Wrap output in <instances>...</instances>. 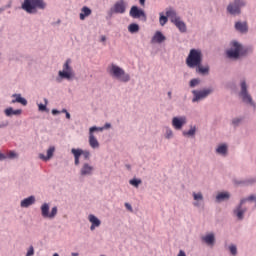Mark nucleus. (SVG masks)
Wrapping results in <instances>:
<instances>
[{"label":"nucleus","instance_id":"1","mask_svg":"<svg viewBox=\"0 0 256 256\" xmlns=\"http://www.w3.org/2000/svg\"><path fill=\"white\" fill-rule=\"evenodd\" d=\"M254 202V205L252 206V211H255L256 209V195L252 194L246 198H242L238 205L233 209L232 213L233 216L236 217L237 221H243L245 219V213L249 211V208L247 207V203Z\"/></svg>","mask_w":256,"mask_h":256},{"label":"nucleus","instance_id":"2","mask_svg":"<svg viewBox=\"0 0 256 256\" xmlns=\"http://www.w3.org/2000/svg\"><path fill=\"white\" fill-rule=\"evenodd\" d=\"M75 79V69H73V60L67 58L62 65V70L58 72L56 83H63V81H73Z\"/></svg>","mask_w":256,"mask_h":256},{"label":"nucleus","instance_id":"3","mask_svg":"<svg viewBox=\"0 0 256 256\" xmlns=\"http://www.w3.org/2000/svg\"><path fill=\"white\" fill-rule=\"evenodd\" d=\"M107 73L112 79H116V81H120V83H129V81H131V75L115 63H111L107 67Z\"/></svg>","mask_w":256,"mask_h":256},{"label":"nucleus","instance_id":"4","mask_svg":"<svg viewBox=\"0 0 256 256\" xmlns=\"http://www.w3.org/2000/svg\"><path fill=\"white\" fill-rule=\"evenodd\" d=\"M21 9L29 15H35L39 10L45 11L47 9V2L45 0H24Z\"/></svg>","mask_w":256,"mask_h":256},{"label":"nucleus","instance_id":"5","mask_svg":"<svg viewBox=\"0 0 256 256\" xmlns=\"http://www.w3.org/2000/svg\"><path fill=\"white\" fill-rule=\"evenodd\" d=\"M203 64V51L201 49H191L187 58L186 65L189 69H195V67H199V65Z\"/></svg>","mask_w":256,"mask_h":256},{"label":"nucleus","instance_id":"6","mask_svg":"<svg viewBox=\"0 0 256 256\" xmlns=\"http://www.w3.org/2000/svg\"><path fill=\"white\" fill-rule=\"evenodd\" d=\"M226 55L228 59H240L245 55V51L243 50V44H241L237 40H232L230 42V47L228 50H226Z\"/></svg>","mask_w":256,"mask_h":256},{"label":"nucleus","instance_id":"7","mask_svg":"<svg viewBox=\"0 0 256 256\" xmlns=\"http://www.w3.org/2000/svg\"><path fill=\"white\" fill-rule=\"evenodd\" d=\"M247 7V0H233L226 8L230 15H241V9Z\"/></svg>","mask_w":256,"mask_h":256},{"label":"nucleus","instance_id":"8","mask_svg":"<svg viewBox=\"0 0 256 256\" xmlns=\"http://www.w3.org/2000/svg\"><path fill=\"white\" fill-rule=\"evenodd\" d=\"M40 211H41V217H43V219H49L50 221L55 219L57 217V213H59V209L57 208V206H54L51 208V206L47 202H44L40 206Z\"/></svg>","mask_w":256,"mask_h":256},{"label":"nucleus","instance_id":"9","mask_svg":"<svg viewBox=\"0 0 256 256\" xmlns=\"http://www.w3.org/2000/svg\"><path fill=\"white\" fill-rule=\"evenodd\" d=\"M243 103L246 105H251V107H255V102L253 101V97L249 94L247 90V82L245 80H241L240 82V93H239Z\"/></svg>","mask_w":256,"mask_h":256},{"label":"nucleus","instance_id":"10","mask_svg":"<svg viewBox=\"0 0 256 256\" xmlns=\"http://www.w3.org/2000/svg\"><path fill=\"white\" fill-rule=\"evenodd\" d=\"M213 93V88H204L202 90H193L192 91V103H199V101H203L209 97Z\"/></svg>","mask_w":256,"mask_h":256},{"label":"nucleus","instance_id":"11","mask_svg":"<svg viewBox=\"0 0 256 256\" xmlns=\"http://www.w3.org/2000/svg\"><path fill=\"white\" fill-rule=\"evenodd\" d=\"M102 132H103V129L97 128V126H92L89 128L88 143L92 149H99L100 144H99V140H97V137H95V133H102Z\"/></svg>","mask_w":256,"mask_h":256},{"label":"nucleus","instance_id":"12","mask_svg":"<svg viewBox=\"0 0 256 256\" xmlns=\"http://www.w3.org/2000/svg\"><path fill=\"white\" fill-rule=\"evenodd\" d=\"M127 11V2L125 0H118L114 3L113 7L110 8L109 15H123Z\"/></svg>","mask_w":256,"mask_h":256},{"label":"nucleus","instance_id":"13","mask_svg":"<svg viewBox=\"0 0 256 256\" xmlns=\"http://www.w3.org/2000/svg\"><path fill=\"white\" fill-rule=\"evenodd\" d=\"M171 125L175 131H181L185 125H187V116H174L171 121Z\"/></svg>","mask_w":256,"mask_h":256},{"label":"nucleus","instance_id":"14","mask_svg":"<svg viewBox=\"0 0 256 256\" xmlns=\"http://www.w3.org/2000/svg\"><path fill=\"white\" fill-rule=\"evenodd\" d=\"M201 242L208 247H215V243H217V238L215 237V233L209 232L205 235L201 236Z\"/></svg>","mask_w":256,"mask_h":256},{"label":"nucleus","instance_id":"15","mask_svg":"<svg viewBox=\"0 0 256 256\" xmlns=\"http://www.w3.org/2000/svg\"><path fill=\"white\" fill-rule=\"evenodd\" d=\"M93 173H95V167L87 162H84L80 168L81 177H91Z\"/></svg>","mask_w":256,"mask_h":256},{"label":"nucleus","instance_id":"16","mask_svg":"<svg viewBox=\"0 0 256 256\" xmlns=\"http://www.w3.org/2000/svg\"><path fill=\"white\" fill-rule=\"evenodd\" d=\"M130 17L132 19H141L143 17L144 19H147V15L145 14V11L142 9H139L137 6H132L129 12Z\"/></svg>","mask_w":256,"mask_h":256},{"label":"nucleus","instance_id":"17","mask_svg":"<svg viewBox=\"0 0 256 256\" xmlns=\"http://www.w3.org/2000/svg\"><path fill=\"white\" fill-rule=\"evenodd\" d=\"M192 197H193V207H196L199 209L205 201V198L203 197V192H192Z\"/></svg>","mask_w":256,"mask_h":256},{"label":"nucleus","instance_id":"18","mask_svg":"<svg viewBox=\"0 0 256 256\" xmlns=\"http://www.w3.org/2000/svg\"><path fill=\"white\" fill-rule=\"evenodd\" d=\"M215 153L219 157H227L229 155V145L227 143L218 144L215 148Z\"/></svg>","mask_w":256,"mask_h":256},{"label":"nucleus","instance_id":"19","mask_svg":"<svg viewBox=\"0 0 256 256\" xmlns=\"http://www.w3.org/2000/svg\"><path fill=\"white\" fill-rule=\"evenodd\" d=\"M234 29L238 33L245 35V34L249 33V24H247V21H244V22L237 21V22H235Z\"/></svg>","mask_w":256,"mask_h":256},{"label":"nucleus","instance_id":"20","mask_svg":"<svg viewBox=\"0 0 256 256\" xmlns=\"http://www.w3.org/2000/svg\"><path fill=\"white\" fill-rule=\"evenodd\" d=\"M35 203H37V199L35 198L34 195H31L20 201V207L22 209H29V207L35 205Z\"/></svg>","mask_w":256,"mask_h":256},{"label":"nucleus","instance_id":"21","mask_svg":"<svg viewBox=\"0 0 256 256\" xmlns=\"http://www.w3.org/2000/svg\"><path fill=\"white\" fill-rule=\"evenodd\" d=\"M175 15H176L175 10H167L166 16L163 15V13H160L159 23L161 27L165 26L167 21H169L167 17H171V19H174Z\"/></svg>","mask_w":256,"mask_h":256},{"label":"nucleus","instance_id":"22","mask_svg":"<svg viewBox=\"0 0 256 256\" xmlns=\"http://www.w3.org/2000/svg\"><path fill=\"white\" fill-rule=\"evenodd\" d=\"M71 153L74 157V165L76 167H79V165L81 164V155H83V149L81 148H72L71 149Z\"/></svg>","mask_w":256,"mask_h":256},{"label":"nucleus","instance_id":"23","mask_svg":"<svg viewBox=\"0 0 256 256\" xmlns=\"http://www.w3.org/2000/svg\"><path fill=\"white\" fill-rule=\"evenodd\" d=\"M172 23L176 25L180 33H187V25L181 20V18L177 17V14L175 15L174 19H172Z\"/></svg>","mask_w":256,"mask_h":256},{"label":"nucleus","instance_id":"24","mask_svg":"<svg viewBox=\"0 0 256 256\" xmlns=\"http://www.w3.org/2000/svg\"><path fill=\"white\" fill-rule=\"evenodd\" d=\"M47 155L43 154V153H40L38 155L39 159H41V161H49L51 159H53V155H55V146H50L48 149H47Z\"/></svg>","mask_w":256,"mask_h":256},{"label":"nucleus","instance_id":"25","mask_svg":"<svg viewBox=\"0 0 256 256\" xmlns=\"http://www.w3.org/2000/svg\"><path fill=\"white\" fill-rule=\"evenodd\" d=\"M92 14H93V10H91L89 6H83L80 9L79 19L80 21H85V19H87L88 17H91Z\"/></svg>","mask_w":256,"mask_h":256},{"label":"nucleus","instance_id":"26","mask_svg":"<svg viewBox=\"0 0 256 256\" xmlns=\"http://www.w3.org/2000/svg\"><path fill=\"white\" fill-rule=\"evenodd\" d=\"M88 221L91 223L90 231H95L97 227H101V221L94 214L88 216Z\"/></svg>","mask_w":256,"mask_h":256},{"label":"nucleus","instance_id":"27","mask_svg":"<svg viewBox=\"0 0 256 256\" xmlns=\"http://www.w3.org/2000/svg\"><path fill=\"white\" fill-rule=\"evenodd\" d=\"M167 40V37H165V35H163V32L161 31H156L151 39V43H164V41Z\"/></svg>","mask_w":256,"mask_h":256},{"label":"nucleus","instance_id":"28","mask_svg":"<svg viewBox=\"0 0 256 256\" xmlns=\"http://www.w3.org/2000/svg\"><path fill=\"white\" fill-rule=\"evenodd\" d=\"M23 110L22 109H13V107H8L4 110V114L6 117H12L13 115L15 117H19V115H22Z\"/></svg>","mask_w":256,"mask_h":256},{"label":"nucleus","instance_id":"29","mask_svg":"<svg viewBox=\"0 0 256 256\" xmlns=\"http://www.w3.org/2000/svg\"><path fill=\"white\" fill-rule=\"evenodd\" d=\"M231 199V193L225 191V192H219L216 195L215 201L216 203H223V201H229Z\"/></svg>","mask_w":256,"mask_h":256},{"label":"nucleus","instance_id":"30","mask_svg":"<svg viewBox=\"0 0 256 256\" xmlns=\"http://www.w3.org/2000/svg\"><path fill=\"white\" fill-rule=\"evenodd\" d=\"M14 99L11 101L12 104L20 103L24 107L27 106V99L23 98L21 94H13Z\"/></svg>","mask_w":256,"mask_h":256},{"label":"nucleus","instance_id":"31","mask_svg":"<svg viewBox=\"0 0 256 256\" xmlns=\"http://www.w3.org/2000/svg\"><path fill=\"white\" fill-rule=\"evenodd\" d=\"M164 138L167 139V141H171V139L175 138V132H173V129H171V127H164Z\"/></svg>","mask_w":256,"mask_h":256},{"label":"nucleus","instance_id":"32","mask_svg":"<svg viewBox=\"0 0 256 256\" xmlns=\"http://www.w3.org/2000/svg\"><path fill=\"white\" fill-rule=\"evenodd\" d=\"M183 137H195L197 135V126L191 125L188 131L182 132Z\"/></svg>","mask_w":256,"mask_h":256},{"label":"nucleus","instance_id":"33","mask_svg":"<svg viewBox=\"0 0 256 256\" xmlns=\"http://www.w3.org/2000/svg\"><path fill=\"white\" fill-rule=\"evenodd\" d=\"M255 183H256L255 177H249L237 182L238 185H245L246 187H249V185H255Z\"/></svg>","mask_w":256,"mask_h":256},{"label":"nucleus","instance_id":"34","mask_svg":"<svg viewBox=\"0 0 256 256\" xmlns=\"http://www.w3.org/2000/svg\"><path fill=\"white\" fill-rule=\"evenodd\" d=\"M197 73H200V75H209V65L203 66L202 64L195 67Z\"/></svg>","mask_w":256,"mask_h":256},{"label":"nucleus","instance_id":"35","mask_svg":"<svg viewBox=\"0 0 256 256\" xmlns=\"http://www.w3.org/2000/svg\"><path fill=\"white\" fill-rule=\"evenodd\" d=\"M244 118L242 116H238L232 119L231 125L234 128L240 127V125H243Z\"/></svg>","mask_w":256,"mask_h":256},{"label":"nucleus","instance_id":"36","mask_svg":"<svg viewBox=\"0 0 256 256\" xmlns=\"http://www.w3.org/2000/svg\"><path fill=\"white\" fill-rule=\"evenodd\" d=\"M128 31H129V33H131L132 35L135 34V33H139V24H137V23H131V24L128 26Z\"/></svg>","mask_w":256,"mask_h":256},{"label":"nucleus","instance_id":"37","mask_svg":"<svg viewBox=\"0 0 256 256\" xmlns=\"http://www.w3.org/2000/svg\"><path fill=\"white\" fill-rule=\"evenodd\" d=\"M142 183L143 181H141V179L138 178H133L129 180V184L132 185V187H135L136 189H139V185H141Z\"/></svg>","mask_w":256,"mask_h":256},{"label":"nucleus","instance_id":"38","mask_svg":"<svg viewBox=\"0 0 256 256\" xmlns=\"http://www.w3.org/2000/svg\"><path fill=\"white\" fill-rule=\"evenodd\" d=\"M228 250H229V252H230V255H232V256H237V253H238V251H237V245H235V244H230V245L228 246Z\"/></svg>","mask_w":256,"mask_h":256},{"label":"nucleus","instance_id":"39","mask_svg":"<svg viewBox=\"0 0 256 256\" xmlns=\"http://www.w3.org/2000/svg\"><path fill=\"white\" fill-rule=\"evenodd\" d=\"M201 80L199 78H194L192 80H190V87L193 89L195 87H197V85H200Z\"/></svg>","mask_w":256,"mask_h":256},{"label":"nucleus","instance_id":"40","mask_svg":"<svg viewBox=\"0 0 256 256\" xmlns=\"http://www.w3.org/2000/svg\"><path fill=\"white\" fill-rule=\"evenodd\" d=\"M17 157H19V154L16 153L15 151H9L6 154V159H17Z\"/></svg>","mask_w":256,"mask_h":256},{"label":"nucleus","instance_id":"41","mask_svg":"<svg viewBox=\"0 0 256 256\" xmlns=\"http://www.w3.org/2000/svg\"><path fill=\"white\" fill-rule=\"evenodd\" d=\"M44 103L45 104H38L39 111H47V103H49L47 98H44Z\"/></svg>","mask_w":256,"mask_h":256},{"label":"nucleus","instance_id":"42","mask_svg":"<svg viewBox=\"0 0 256 256\" xmlns=\"http://www.w3.org/2000/svg\"><path fill=\"white\" fill-rule=\"evenodd\" d=\"M35 255V248L33 246H30L27 250L26 256H33Z\"/></svg>","mask_w":256,"mask_h":256},{"label":"nucleus","instance_id":"43","mask_svg":"<svg viewBox=\"0 0 256 256\" xmlns=\"http://www.w3.org/2000/svg\"><path fill=\"white\" fill-rule=\"evenodd\" d=\"M97 129H102V131H105V129H111V123H105L103 127H97Z\"/></svg>","mask_w":256,"mask_h":256},{"label":"nucleus","instance_id":"44","mask_svg":"<svg viewBox=\"0 0 256 256\" xmlns=\"http://www.w3.org/2000/svg\"><path fill=\"white\" fill-rule=\"evenodd\" d=\"M82 155H84L85 159H89L91 157V152L87 151V150H83Z\"/></svg>","mask_w":256,"mask_h":256},{"label":"nucleus","instance_id":"45","mask_svg":"<svg viewBox=\"0 0 256 256\" xmlns=\"http://www.w3.org/2000/svg\"><path fill=\"white\" fill-rule=\"evenodd\" d=\"M125 208L127 209V211H130V213H133V206H131L129 203H125L124 204Z\"/></svg>","mask_w":256,"mask_h":256},{"label":"nucleus","instance_id":"46","mask_svg":"<svg viewBox=\"0 0 256 256\" xmlns=\"http://www.w3.org/2000/svg\"><path fill=\"white\" fill-rule=\"evenodd\" d=\"M7 159V155L0 152V161H5Z\"/></svg>","mask_w":256,"mask_h":256},{"label":"nucleus","instance_id":"47","mask_svg":"<svg viewBox=\"0 0 256 256\" xmlns=\"http://www.w3.org/2000/svg\"><path fill=\"white\" fill-rule=\"evenodd\" d=\"M59 113H61V111H59L57 109L52 110V115H59Z\"/></svg>","mask_w":256,"mask_h":256},{"label":"nucleus","instance_id":"48","mask_svg":"<svg viewBox=\"0 0 256 256\" xmlns=\"http://www.w3.org/2000/svg\"><path fill=\"white\" fill-rule=\"evenodd\" d=\"M177 256H187V254H185V251L180 250Z\"/></svg>","mask_w":256,"mask_h":256},{"label":"nucleus","instance_id":"49","mask_svg":"<svg viewBox=\"0 0 256 256\" xmlns=\"http://www.w3.org/2000/svg\"><path fill=\"white\" fill-rule=\"evenodd\" d=\"M139 3L142 7H145V0H139Z\"/></svg>","mask_w":256,"mask_h":256},{"label":"nucleus","instance_id":"50","mask_svg":"<svg viewBox=\"0 0 256 256\" xmlns=\"http://www.w3.org/2000/svg\"><path fill=\"white\" fill-rule=\"evenodd\" d=\"M65 115H66V119H71V114L69 112H66Z\"/></svg>","mask_w":256,"mask_h":256},{"label":"nucleus","instance_id":"51","mask_svg":"<svg viewBox=\"0 0 256 256\" xmlns=\"http://www.w3.org/2000/svg\"><path fill=\"white\" fill-rule=\"evenodd\" d=\"M101 41H102V43H105V41H107V37L102 36V37H101Z\"/></svg>","mask_w":256,"mask_h":256},{"label":"nucleus","instance_id":"52","mask_svg":"<svg viewBox=\"0 0 256 256\" xmlns=\"http://www.w3.org/2000/svg\"><path fill=\"white\" fill-rule=\"evenodd\" d=\"M167 95H168V99H172V93H171V91H169L168 93H167Z\"/></svg>","mask_w":256,"mask_h":256},{"label":"nucleus","instance_id":"53","mask_svg":"<svg viewBox=\"0 0 256 256\" xmlns=\"http://www.w3.org/2000/svg\"><path fill=\"white\" fill-rule=\"evenodd\" d=\"M71 256H79V253H77V252H72V253H71Z\"/></svg>","mask_w":256,"mask_h":256},{"label":"nucleus","instance_id":"54","mask_svg":"<svg viewBox=\"0 0 256 256\" xmlns=\"http://www.w3.org/2000/svg\"><path fill=\"white\" fill-rule=\"evenodd\" d=\"M60 113H68L67 109H62V111H60Z\"/></svg>","mask_w":256,"mask_h":256},{"label":"nucleus","instance_id":"55","mask_svg":"<svg viewBox=\"0 0 256 256\" xmlns=\"http://www.w3.org/2000/svg\"><path fill=\"white\" fill-rule=\"evenodd\" d=\"M3 127H7V124H0V129H3Z\"/></svg>","mask_w":256,"mask_h":256},{"label":"nucleus","instance_id":"56","mask_svg":"<svg viewBox=\"0 0 256 256\" xmlns=\"http://www.w3.org/2000/svg\"><path fill=\"white\" fill-rule=\"evenodd\" d=\"M6 9H11V2L8 5H6Z\"/></svg>","mask_w":256,"mask_h":256},{"label":"nucleus","instance_id":"57","mask_svg":"<svg viewBox=\"0 0 256 256\" xmlns=\"http://www.w3.org/2000/svg\"><path fill=\"white\" fill-rule=\"evenodd\" d=\"M5 11V8H0V13H3Z\"/></svg>","mask_w":256,"mask_h":256}]
</instances>
